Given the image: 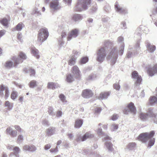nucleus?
<instances>
[{
    "mask_svg": "<svg viewBox=\"0 0 157 157\" xmlns=\"http://www.w3.org/2000/svg\"><path fill=\"white\" fill-rule=\"evenodd\" d=\"M91 2V0H78L77 4L74 8L75 11H81L87 9Z\"/></svg>",
    "mask_w": 157,
    "mask_h": 157,
    "instance_id": "f257e3e1",
    "label": "nucleus"
},
{
    "mask_svg": "<svg viewBox=\"0 0 157 157\" xmlns=\"http://www.w3.org/2000/svg\"><path fill=\"white\" fill-rule=\"evenodd\" d=\"M49 36V33L46 28H42L40 29L37 35V41L40 44L45 41Z\"/></svg>",
    "mask_w": 157,
    "mask_h": 157,
    "instance_id": "f03ea898",
    "label": "nucleus"
},
{
    "mask_svg": "<svg viewBox=\"0 0 157 157\" xmlns=\"http://www.w3.org/2000/svg\"><path fill=\"white\" fill-rule=\"evenodd\" d=\"M155 133V132L153 131H152L149 133H143L140 134L138 137L137 139L142 142H146L152 138Z\"/></svg>",
    "mask_w": 157,
    "mask_h": 157,
    "instance_id": "7ed1b4c3",
    "label": "nucleus"
},
{
    "mask_svg": "<svg viewBox=\"0 0 157 157\" xmlns=\"http://www.w3.org/2000/svg\"><path fill=\"white\" fill-rule=\"evenodd\" d=\"M26 58V56L24 53L20 52L17 57L13 56L12 58V59L14 62V66H16L17 64L22 63L23 60Z\"/></svg>",
    "mask_w": 157,
    "mask_h": 157,
    "instance_id": "20e7f679",
    "label": "nucleus"
},
{
    "mask_svg": "<svg viewBox=\"0 0 157 157\" xmlns=\"http://www.w3.org/2000/svg\"><path fill=\"white\" fill-rule=\"evenodd\" d=\"M156 117V115L153 113L152 110L150 109H149L147 113H141L139 115L140 118L143 121H145L149 117L155 118Z\"/></svg>",
    "mask_w": 157,
    "mask_h": 157,
    "instance_id": "39448f33",
    "label": "nucleus"
},
{
    "mask_svg": "<svg viewBox=\"0 0 157 157\" xmlns=\"http://www.w3.org/2000/svg\"><path fill=\"white\" fill-rule=\"evenodd\" d=\"M71 72L76 79L80 80L81 79V72L77 66L75 65L72 67L71 69Z\"/></svg>",
    "mask_w": 157,
    "mask_h": 157,
    "instance_id": "423d86ee",
    "label": "nucleus"
},
{
    "mask_svg": "<svg viewBox=\"0 0 157 157\" xmlns=\"http://www.w3.org/2000/svg\"><path fill=\"white\" fill-rule=\"evenodd\" d=\"M123 113L125 114H128L130 112L135 114L136 112V109L134 104L132 102L128 104L127 106L124 109Z\"/></svg>",
    "mask_w": 157,
    "mask_h": 157,
    "instance_id": "0eeeda50",
    "label": "nucleus"
},
{
    "mask_svg": "<svg viewBox=\"0 0 157 157\" xmlns=\"http://www.w3.org/2000/svg\"><path fill=\"white\" fill-rule=\"evenodd\" d=\"M132 77L135 79V85L136 86L139 85L142 81V77L139 75L138 73L136 71H134L132 73Z\"/></svg>",
    "mask_w": 157,
    "mask_h": 157,
    "instance_id": "6e6552de",
    "label": "nucleus"
},
{
    "mask_svg": "<svg viewBox=\"0 0 157 157\" xmlns=\"http://www.w3.org/2000/svg\"><path fill=\"white\" fill-rule=\"evenodd\" d=\"M4 91H5V98L6 99H7L9 95V91L7 87L3 85H0V96H3Z\"/></svg>",
    "mask_w": 157,
    "mask_h": 157,
    "instance_id": "1a4fd4ad",
    "label": "nucleus"
},
{
    "mask_svg": "<svg viewBox=\"0 0 157 157\" xmlns=\"http://www.w3.org/2000/svg\"><path fill=\"white\" fill-rule=\"evenodd\" d=\"M105 56V52L104 48H102L99 49L98 53L97 60L100 62H102L104 59Z\"/></svg>",
    "mask_w": 157,
    "mask_h": 157,
    "instance_id": "9d476101",
    "label": "nucleus"
},
{
    "mask_svg": "<svg viewBox=\"0 0 157 157\" xmlns=\"http://www.w3.org/2000/svg\"><path fill=\"white\" fill-rule=\"evenodd\" d=\"M94 95V93L91 90L86 89L82 91L81 95L84 98H89L92 97Z\"/></svg>",
    "mask_w": 157,
    "mask_h": 157,
    "instance_id": "9b49d317",
    "label": "nucleus"
},
{
    "mask_svg": "<svg viewBox=\"0 0 157 157\" xmlns=\"http://www.w3.org/2000/svg\"><path fill=\"white\" fill-rule=\"evenodd\" d=\"M59 0H53L51 1L49 4L50 8L53 10H57L60 8L58 2Z\"/></svg>",
    "mask_w": 157,
    "mask_h": 157,
    "instance_id": "f8f14e48",
    "label": "nucleus"
},
{
    "mask_svg": "<svg viewBox=\"0 0 157 157\" xmlns=\"http://www.w3.org/2000/svg\"><path fill=\"white\" fill-rule=\"evenodd\" d=\"M78 30L77 29H74L72 30L68 34L67 37V40H71L73 37H76L78 34Z\"/></svg>",
    "mask_w": 157,
    "mask_h": 157,
    "instance_id": "ddd939ff",
    "label": "nucleus"
},
{
    "mask_svg": "<svg viewBox=\"0 0 157 157\" xmlns=\"http://www.w3.org/2000/svg\"><path fill=\"white\" fill-rule=\"evenodd\" d=\"M147 72L148 74L150 76H152L155 74H157V64H155L152 67L148 68Z\"/></svg>",
    "mask_w": 157,
    "mask_h": 157,
    "instance_id": "4468645a",
    "label": "nucleus"
},
{
    "mask_svg": "<svg viewBox=\"0 0 157 157\" xmlns=\"http://www.w3.org/2000/svg\"><path fill=\"white\" fill-rule=\"evenodd\" d=\"M115 7L116 10L121 14H124L127 13L126 10L119 6L117 2H116Z\"/></svg>",
    "mask_w": 157,
    "mask_h": 157,
    "instance_id": "2eb2a0df",
    "label": "nucleus"
},
{
    "mask_svg": "<svg viewBox=\"0 0 157 157\" xmlns=\"http://www.w3.org/2000/svg\"><path fill=\"white\" fill-rule=\"evenodd\" d=\"M6 132L8 134L13 137H16L17 135V132L13 130L12 128L10 127L7 128Z\"/></svg>",
    "mask_w": 157,
    "mask_h": 157,
    "instance_id": "dca6fc26",
    "label": "nucleus"
},
{
    "mask_svg": "<svg viewBox=\"0 0 157 157\" xmlns=\"http://www.w3.org/2000/svg\"><path fill=\"white\" fill-rule=\"evenodd\" d=\"M31 53L33 56L35 57L37 59L40 58V56L39 55V51L35 47H32L30 48Z\"/></svg>",
    "mask_w": 157,
    "mask_h": 157,
    "instance_id": "f3484780",
    "label": "nucleus"
},
{
    "mask_svg": "<svg viewBox=\"0 0 157 157\" xmlns=\"http://www.w3.org/2000/svg\"><path fill=\"white\" fill-rule=\"evenodd\" d=\"M110 93L109 92H105L101 93L98 96V98L99 99H102L105 98L109 95Z\"/></svg>",
    "mask_w": 157,
    "mask_h": 157,
    "instance_id": "a211bd4d",
    "label": "nucleus"
},
{
    "mask_svg": "<svg viewBox=\"0 0 157 157\" xmlns=\"http://www.w3.org/2000/svg\"><path fill=\"white\" fill-rule=\"evenodd\" d=\"M75 79L74 75L71 73H69L66 75V81L69 83L75 81Z\"/></svg>",
    "mask_w": 157,
    "mask_h": 157,
    "instance_id": "6ab92c4d",
    "label": "nucleus"
},
{
    "mask_svg": "<svg viewBox=\"0 0 157 157\" xmlns=\"http://www.w3.org/2000/svg\"><path fill=\"white\" fill-rule=\"evenodd\" d=\"M83 124V120L82 119H78L75 120L74 127L76 128H79Z\"/></svg>",
    "mask_w": 157,
    "mask_h": 157,
    "instance_id": "aec40b11",
    "label": "nucleus"
},
{
    "mask_svg": "<svg viewBox=\"0 0 157 157\" xmlns=\"http://www.w3.org/2000/svg\"><path fill=\"white\" fill-rule=\"evenodd\" d=\"M94 137L93 135L90 133V132H86L83 136L81 139L82 141H84L88 138H92Z\"/></svg>",
    "mask_w": 157,
    "mask_h": 157,
    "instance_id": "412c9836",
    "label": "nucleus"
},
{
    "mask_svg": "<svg viewBox=\"0 0 157 157\" xmlns=\"http://www.w3.org/2000/svg\"><path fill=\"white\" fill-rule=\"evenodd\" d=\"M157 92L156 96L157 97V87L156 89ZM149 102L151 105H152L155 103L157 102V98L155 96H151L149 99Z\"/></svg>",
    "mask_w": 157,
    "mask_h": 157,
    "instance_id": "4be33fe9",
    "label": "nucleus"
},
{
    "mask_svg": "<svg viewBox=\"0 0 157 157\" xmlns=\"http://www.w3.org/2000/svg\"><path fill=\"white\" fill-rule=\"evenodd\" d=\"M4 66L7 68H10L13 67H15L14 66V63L10 61H7L5 63Z\"/></svg>",
    "mask_w": 157,
    "mask_h": 157,
    "instance_id": "5701e85b",
    "label": "nucleus"
},
{
    "mask_svg": "<svg viewBox=\"0 0 157 157\" xmlns=\"http://www.w3.org/2000/svg\"><path fill=\"white\" fill-rule=\"evenodd\" d=\"M82 17L80 14H75L72 17V19L75 21H79L82 20Z\"/></svg>",
    "mask_w": 157,
    "mask_h": 157,
    "instance_id": "b1692460",
    "label": "nucleus"
},
{
    "mask_svg": "<svg viewBox=\"0 0 157 157\" xmlns=\"http://www.w3.org/2000/svg\"><path fill=\"white\" fill-rule=\"evenodd\" d=\"M10 19H7L6 18H4L0 20V22L5 26H8Z\"/></svg>",
    "mask_w": 157,
    "mask_h": 157,
    "instance_id": "393cba45",
    "label": "nucleus"
},
{
    "mask_svg": "<svg viewBox=\"0 0 157 157\" xmlns=\"http://www.w3.org/2000/svg\"><path fill=\"white\" fill-rule=\"evenodd\" d=\"M76 57L71 56L68 61V64L70 66L75 65L76 63Z\"/></svg>",
    "mask_w": 157,
    "mask_h": 157,
    "instance_id": "a878e982",
    "label": "nucleus"
},
{
    "mask_svg": "<svg viewBox=\"0 0 157 157\" xmlns=\"http://www.w3.org/2000/svg\"><path fill=\"white\" fill-rule=\"evenodd\" d=\"M147 48L148 50L151 52H153L155 50V46L154 45H151L149 44H147Z\"/></svg>",
    "mask_w": 157,
    "mask_h": 157,
    "instance_id": "bb28decb",
    "label": "nucleus"
},
{
    "mask_svg": "<svg viewBox=\"0 0 157 157\" xmlns=\"http://www.w3.org/2000/svg\"><path fill=\"white\" fill-rule=\"evenodd\" d=\"M55 128L53 127H50L47 130L46 134L48 136L52 135L54 132Z\"/></svg>",
    "mask_w": 157,
    "mask_h": 157,
    "instance_id": "cd10ccee",
    "label": "nucleus"
},
{
    "mask_svg": "<svg viewBox=\"0 0 157 157\" xmlns=\"http://www.w3.org/2000/svg\"><path fill=\"white\" fill-rule=\"evenodd\" d=\"M17 96V92L15 90H13L11 94V98L13 100H15Z\"/></svg>",
    "mask_w": 157,
    "mask_h": 157,
    "instance_id": "c85d7f7f",
    "label": "nucleus"
},
{
    "mask_svg": "<svg viewBox=\"0 0 157 157\" xmlns=\"http://www.w3.org/2000/svg\"><path fill=\"white\" fill-rule=\"evenodd\" d=\"M24 27V25L21 22L19 23L15 27L16 29L18 31H21L22 28Z\"/></svg>",
    "mask_w": 157,
    "mask_h": 157,
    "instance_id": "c756f323",
    "label": "nucleus"
},
{
    "mask_svg": "<svg viewBox=\"0 0 157 157\" xmlns=\"http://www.w3.org/2000/svg\"><path fill=\"white\" fill-rule=\"evenodd\" d=\"M29 85L31 88H34L37 86V82L35 80H32L30 82Z\"/></svg>",
    "mask_w": 157,
    "mask_h": 157,
    "instance_id": "7c9ffc66",
    "label": "nucleus"
},
{
    "mask_svg": "<svg viewBox=\"0 0 157 157\" xmlns=\"http://www.w3.org/2000/svg\"><path fill=\"white\" fill-rule=\"evenodd\" d=\"M56 85L52 82H49L48 83L47 88L48 89H54L56 88Z\"/></svg>",
    "mask_w": 157,
    "mask_h": 157,
    "instance_id": "2f4dec72",
    "label": "nucleus"
},
{
    "mask_svg": "<svg viewBox=\"0 0 157 157\" xmlns=\"http://www.w3.org/2000/svg\"><path fill=\"white\" fill-rule=\"evenodd\" d=\"M88 60V58L87 57H84L81 59L79 63L81 64H84L87 62Z\"/></svg>",
    "mask_w": 157,
    "mask_h": 157,
    "instance_id": "473e14b6",
    "label": "nucleus"
},
{
    "mask_svg": "<svg viewBox=\"0 0 157 157\" xmlns=\"http://www.w3.org/2000/svg\"><path fill=\"white\" fill-rule=\"evenodd\" d=\"M5 105L6 107H7L9 109H12L13 107V104L7 101L5 102Z\"/></svg>",
    "mask_w": 157,
    "mask_h": 157,
    "instance_id": "72a5a7b5",
    "label": "nucleus"
},
{
    "mask_svg": "<svg viewBox=\"0 0 157 157\" xmlns=\"http://www.w3.org/2000/svg\"><path fill=\"white\" fill-rule=\"evenodd\" d=\"M104 45L105 47L107 46L112 47L113 45V43L109 40H106L104 42Z\"/></svg>",
    "mask_w": 157,
    "mask_h": 157,
    "instance_id": "f704fd0d",
    "label": "nucleus"
},
{
    "mask_svg": "<svg viewBox=\"0 0 157 157\" xmlns=\"http://www.w3.org/2000/svg\"><path fill=\"white\" fill-rule=\"evenodd\" d=\"M59 97L61 100L63 102H66L67 101L66 100L65 97L63 94H60L59 95Z\"/></svg>",
    "mask_w": 157,
    "mask_h": 157,
    "instance_id": "c9c22d12",
    "label": "nucleus"
},
{
    "mask_svg": "<svg viewBox=\"0 0 157 157\" xmlns=\"http://www.w3.org/2000/svg\"><path fill=\"white\" fill-rule=\"evenodd\" d=\"M136 144L135 143H130L128 144L127 147L128 148L131 149L134 147L136 146Z\"/></svg>",
    "mask_w": 157,
    "mask_h": 157,
    "instance_id": "e433bc0d",
    "label": "nucleus"
},
{
    "mask_svg": "<svg viewBox=\"0 0 157 157\" xmlns=\"http://www.w3.org/2000/svg\"><path fill=\"white\" fill-rule=\"evenodd\" d=\"M28 70L29 71L30 75L31 76H35V71L34 69L31 68H29Z\"/></svg>",
    "mask_w": 157,
    "mask_h": 157,
    "instance_id": "4c0bfd02",
    "label": "nucleus"
},
{
    "mask_svg": "<svg viewBox=\"0 0 157 157\" xmlns=\"http://www.w3.org/2000/svg\"><path fill=\"white\" fill-rule=\"evenodd\" d=\"M14 154L15 155H16L19 153L20 151L19 148L17 147H15L13 149Z\"/></svg>",
    "mask_w": 157,
    "mask_h": 157,
    "instance_id": "58836bf2",
    "label": "nucleus"
},
{
    "mask_svg": "<svg viewBox=\"0 0 157 157\" xmlns=\"http://www.w3.org/2000/svg\"><path fill=\"white\" fill-rule=\"evenodd\" d=\"M105 145L109 150H111L112 149L113 145L110 143H107L105 144Z\"/></svg>",
    "mask_w": 157,
    "mask_h": 157,
    "instance_id": "ea45409f",
    "label": "nucleus"
},
{
    "mask_svg": "<svg viewBox=\"0 0 157 157\" xmlns=\"http://www.w3.org/2000/svg\"><path fill=\"white\" fill-rule=\"evenodd\" d=\"M155 142V139L153 138L152 140H150L148 143V147H150L151 146H153Z\"/></svg>",
    "mask_w": 157,
    "mask_h": 157,
    "instance_id": "a19ab883",
    "label": "nucleus"
},
{
    "mask_svg": "<svg viewBox=\"0 0 157 157\" xmlns=\"http://www.w3.org/2000/svg\"><path fill=\"white\" fill-rule=\"evenodd\" d=\"M114 88L117 90H119L120 88V86L119 83H115L113 84Z\"/></svg>",
    "mask_w": 157,
    "mask_h": 157,
    "instance_id": "79ce46f5",
    "label": "nucleus"
},
{
    "mask_svg": "<svg viewBox=\"0 0 157 157\" xmlns=\"http://www.w3.org/2000/svg\"><path fill=\"white\" fill-rule=\"evenodd\" d=\"M118 116L117 114H113L111 117V119L112 120L114 121L117 120L118 118Z\"/></svg>",
    "mask_w": 157,
    "mask_h": 157,
    "instance_id": "37998d69",
    "label": "nucleus"
},
{
    "mask_svg": "<svg viewBox=\"0 0 157 157\" xmlns=\"http://www.w3.org/2000/svg\"><path fill=\"white\" fill-rule=\"evenodd\" d=\"M17 39L20 41L22 42V35L21 33H18L17 35Z\"/></svg>",
    "mask_w": 157,
    "mask_h": 157,
    "instance_id": "c03bdc74",
    "label": "nucleus"
},
{
    "mask_svg": "<svg viewBox=\"0 0 157 157\" xmlns=\"http://www.w3.org/2000/svg\"><path fill=\"white\" fill-rule=\"evenodd\" d=\"M14 127L16 130L19 132H21L22 131V129L20 126L18 125H15Z\"/></svg>",
    "mask_w": 157,
    "mask_h": 157,
    "instance_id": "a18cd8bd",
    "label": "nucleus"
},
{
    "mask_svg": "<svg viewBox=\"0 0 157 157\" xmlns=\"http://www.w3.org/2000/svg\"><path fill=\"white\" fill-rule=\"evenodd\" d=\"M36 149V147L34 145L30 146L29 147V151H33Z\"/></svg>",
    "mask_w": 157,
    "mask_h": 157,
    "instance_id": "49530a36",
    "label": "nucleus"
},
{
    "mask_svg": "<svg viewBox=\"0 0 157 157\" xmlns=\"http://www.w3.org/2000/svg\"><path fill=\"white\" fill-rule=\"evenodd\" d=\"M50 151L51 152H56L58 151L57 147H56L55 148H52L50 150Z\"/></svg>",
    "mask_w": 157,
    "mask_h": 157,
    "instance_id": "de8ad7c7",
    "label": "nucleus"
},
{
    "mask_svg": "<svg viewBox=\"0 0 157 157\" xmlns=\"http://www.w3.org/2000/svg\"><path fill=\"white\" fill-rule=\"evenodd\" d=\"M6 31L5 30H2L0 31V37L5 34Z\"/></svg>",
    "mask_w": 157,
    "mask_h": 157,
    "instance_id": "09e8293b",
    "label": "nucleus"
},
{
    "mask_svg": "<svg viewBox=\"0 0 157 157\" xmlns=\"http://www.w3.org/2000/svg\"><path fill=\"white\" fill-rule=\"evenodd\" d=\"M73 55L72 56H73L75 57V56H77L78 54V52L75 50H73Z\"/></svg>",
    "mask_w": 157,
    "mask_h": 157,
    "instance_id": "8fccbe9b",
    "label": "nucleus"
},
{
    "mask_svg": "<svg viewBox=\"0 0 157 157\" xmlns=\"http://www.w3.org/2000/svg\"><path fill=\"white\" fill-rule=\"evenodd\" d=\"M112 126L113 130L117 129L118 128V125L115 124H113Z\"/></svg>",
    "mask_w": 157,
    "mask_h": 157,
    "instance_id": "3c124183",
    "label": "nucleus"
},
{
    "mask_svg": "<svg viewBox=\"0 0 157 157\" xmlns=\"http://www.w3.org/2000/svg\"><path fill=\"white\" fill-rule=\"evenodd\" d=\"M51 145L49 144H48L44 146V149L45 150H48L50 148Z\"/></svg>",
    "mask_w": 157,
    "mask_h": 157,
    "instance_id": "603ef678",
    "label": "nucleus"
},
{
    "mask_svg": "<svg viewBox=\"0 0 157 157\" xmlns=\"http://www.w3.org/2000/svg\"><path fill=\"white\" fill-rule=\"evenodd\" d=\"M29 146L25 145L23 147V149L26 151H29Z\"/></svg>",
    "mask_w": 157,
    "mask_h": 157,
    "instance_id": "864d4df0",
    "label": "nucleus"
},
{
    "mask_svg": "<svg viewBox=\"0 0 157 157\" xmlns=\"http://www.w3.org/2000/svg\"><path fill=\"white\" fill-rule=\"evenodd\" d=\"M101 109L100 107L97 108L95 109V112L97 113H99L101 111Z\"/></svg>",
    "mask_w": 157,
    "mask_h": 157,
    "instance_id": "5fc2aeb1",
    "label": "nucleus"
},
{
    "mask_svg": "<svg viewBox=\"0 0 157 157\" xmlns=\"http://www.w3.org/2000/svg\"><path fill=\"white\" fill-rule=\"evenodd\" d=\"M48 112L50 114H51L53 112L52 108L51 107H49L48 109Z\"/></svg>",
    "mask_w": 157,
    "mask_h": 157,
    "instance_id": "6e6d98bb",
    "label": "nucleus"
},
{
    "mask_svg": "<svg viewBox=\"0 0 157 157\" xmlns=\"http://www.w3.org/2000/svg\"><path fill=\"white\" fill-rule=\"evenodd\" d=\"M23 140V136L21 135L18 136L17 138V140L20 141Z\"/></svg>",
    "mask_w": 157,
    "mask_h": 157,
    "instance_id": "4d7b16f0",
    "label": "nucleus"
},
{
    "mask_svg": "<svg viewBox=\"0 0 157 157\" xmlns=\"http://www.w3.org/2000/svg\"><path fill=\"white\" fill-rule=\"evenodd\" d=\"M62 114V113L61 111H58L56 113V116L58 117H60L61 116Z\"/></svg>",
    "mask_w": 157,
    "mask_h": 157,
    "instance_id": "13d9d810",
    "label": "nucleus"
},
{
    "mask_svg": "<svg viewBox=\"0 0 157 157\" xmlns=\"http://www.w3.org/2000/svg\"><path fill=\"white\" fill-rule=\"evenodd\" d=\"M23 96H20L19 97L18 100L20 102H22L23 101Z\"/></svg>",
    "mask_w": 157,
    "mask_h": 157,
    "instance_id": "bf43d9fd",
    "label": "nucleus"
},
{
    "mask_svg": "<svg viewBox=\"0 0 157 157\" xmlns=\"http://www.w3.org/2000/svg\"><path fill=\"white\" fill-rule=\"evenodd\" d=\"M64 1L66 2L69 5L71 4L72 1V0H64Z\"/></svg>",
    "mask_w": 157,
    "mask_h": 157,
    "instance_id": "052dcab7",
    "label": "nucleus"
},
{
    "mask_svg": "<svg viewBox=\"0 0 157 157\" xmlns=\"http://www.w3.org/2000/svg\"><path fill=\"white\" fill-rule=\"evenodd\" d=\"M67 136L69 138L71 139H72L73 137L72 134L71 133L68 134Z\"/></svg>",
    "mask_w": 157,
    "mask_h": 157,
    "instance_id": "680f3d73",
    "label": "nucleus"
},
{
    "mask_svg": "<svg viewBox=\"0 0 157 157\" xmlns=\"http://www.w3.org/2000/svg\"><path fill=\"white\" fill-rule=\"evenodd\" d=\"M66 36V33L65 32H62L61 33V36L62 38L65 37Z\"/></svg>",
    "mask_w": 157,
    "mask_h": 157,
    "instance_id": "e2e57ef3",
    "label": "nucleus"
},
{
    "mask_svg": "<svg viewBox=\"0 0 157 157\" xmlns=\"http://www.w3.org/2000/svg\"><path fill=\"white\" fill-rule=\"evenodd\" d=\"M118 40L119 42L122 41L123 40V38L122 37H119L118 38Z\"/></svg>",
    "mask_w": 157,
    "mask_h": 157,
    "instance_id": "0e129e2a",
    "label": "nucleus"
},
{
    "mask_svg": "<svg viewBox=\"0 0 157 157\" xmlns=\"http://www.w3.org/2000/svg\"><path fill=\"white\" fill-rule=\"evenodd\" d=\"M95 6H96L95 7H94V8L93 7L92 8V10L93 11H95L97 10V5L96 4H95Z\"/></svg>",
    "mask_w": 157,
    "mask_h": 157,
    "instance_id": "69168bd1",
    "label": "nucleus"
},
{
    "mask_svg": "<svg viewBox=\"0 0 157 157\" xmlns=\"http://www.w3.org/2000/svg\"><path fill=\"white\" fill-rule=\"evenodd\" d=\"M25 73H27L28 72V70L27 68H25L24 69H23Z\"/></svg>",
    "mask_w": 157,
    "mask_h": 157,
    "instance_id": "338daca9",
    "label": "nucleus"
},
{
    "mask_svg": "<svg viewBox=\"0 0 157 157\" xmlns=\"http://www.w3.org/2000/svg\"><path fill=\"white\" fill-rule=\"evenodd\" d=\"M88 21L89 22H92L93 21V19L92 18H90L88 19Z\"/></svg>",
    "mask_w": 157,
    "mask_h": 157,
    "instance_id": "774afa93",
    "label": "nucleus"
}]
</instances>
